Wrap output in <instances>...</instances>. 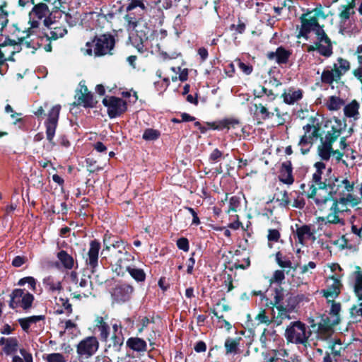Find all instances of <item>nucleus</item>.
<instances>
[{
    "instance_id": "nucleus-4",
    "label": "nucleus",
    "mask_w": 362,
    "mask_h": 362,
    "mask_svg": "<svg viewBox=\"0 0 362 362\" xmlns=\"http://www.w3.org/2000/svg\"><path fill=\"white\" fill-rule=\"evenodd\" d=\"M316 171L313 175L312 185L308 192V197L313 198L317 206H322L329 200L328 185L322 181V170L325 169V164L317 162L315 164Z\"/></svg>"
},
{
    "instance_id": "nucleus-58",
    "label": "nucleus",
    "mask_w": 362,
    "mask_h": 362,
    "mask_svg": "<svg viewBox=\"0 0 362 362\" xmlns=\"http://www.w3.org/2000/svg\"><path fill=\"white\" fill-rule=\"evenodd\" d=\"M177 246L180 250L187 252L189 248L188 240L185 238H179L177 240Z\"/></svg>"
},
{
    "instance_id": "nucleus-34",
    "label": "nucleus",
    "mask_w": 362,
    "mask_h": 362,
    "mask_svg": "<svg viewBox=\"0 0 362 362\" xmlns=\"http://www.w3.org/2000/svg\"><path fill=\"white\" fill-rule=\"evenodd\" d=\"M44 315H33L18 319V323L23 331L28 332L31 325L36 324L40 320H44Z\"/></svg>"
},
{
    "instance_id": "nucleus-57",
    "label": "nucleus",
    "mask_w": 362,
    "mask_h": 362,
    "mask_svg": "<svg viewBox=\"0 0 362 362\" xmlns=\"http://www.w3.org/2000/svg\"><path fill=\"white\" fill-rule=\"evenodd\" d=\"M238 68L245 74L249 75L252 71V66L250 64H245L240 60L237 62Z\"/></svg>"
},
{
    "instance_id": "nucleus-15",
    "label": "nucleus",
    "mask_w": 362,
    "mask_h": 362,
    "mask_svg": "<svg viewBox=\"0 0 362 362\" xmlns=\"http://www.w3.org/2000/svg\"><path fill=\"white\" fill-rule=\"evenodd\" d=\"M99 348V342L95 337H87L77 345L76 352L82 358L87 359L94 355Z\"/></svg>"
},
{
    "instance_id": "nucleus-33",
    "label": "nucleus",
    "mask_w": 362,
    "mask_h": 362,
    "mask_svg": "<svg viewBox=\"0 0 362 362\" xmlns=\"http://www.w3.org/2000/svg\"><path fill=\"white\" fill-rule=\"evenodd\" d=\"M239 123L240 122L238 119L227 118L219 121L218 122H217V124L213 123L211 124V127L214 129L217 130H223L224 129H229L230 128L235 127V126L238 125Z\"/></svg>"
},
{
    "instance_id": "nucleus-20",
    "label": "nucleus",
    "mask_w": 362,
    "mask_h": 362,
    "mask_svg": "<svg viewBox=\"0 0 362 362\" xmlns=\"http://www.w3.org/2000/svg\"><path fill=\"white\" fill-rule=\"evenodd\" d=\"M133 292V286L124 284L117 286L113 291L112 296L117 302L124 303L130 299Z\"/></svg>"
},
{
    "instance_id": "nucleus-24",
    "label": "nucleus",
    "mask_w": 362,
    "mask_h": 362,
    "mask_svg": "<svg viewBox=\"0 0 362 362\" xmlns=\"http://www.w3.org/2000/svg\"><path fill=\"white\" fill-rule=\"evenodd\" d=\"M119 266L121 268H125L136 282H144L146 280V274L142 269L136 268L134 266L124 265L123 260L121 259H119Z\"/></svg>"
},
{
    "instance_id": "nucleus-29",
    "label": "nucleus",
    "mask_w": 362,
    "mask_h": 362,
    "mask_svg": "<svg viewBox=\"0 0 362 362\" xmlns=\"http://www.w3.org/2000/svg\"><path fill=\"white\" fill-rule=\"evenodd\" d=\"M359 103L356 100H352L349 104L344 105V112L346 117L357 120L359 118Z\"/></svg>"
},
{
    "instance_id": "nucleus-49",
    "label": "nucleus",
    "mask_w": 362,
    "mask_h": 362,
    "mask_svg": "<svg viewBox=\"0 0 362 362\" xmlns=\"http://www.w3.org/2000/svg\"><path fill=\"white\" fill-rule=\"evenodd\" d=\"M136 8H140L143 11L146 9L144 0H130L127 6L126 10L130 11Z\"/></svg>"
},
{
    "instance_id": "nucleus-36",
    "label": "nucleus",
    "mask_w": 362,
    "mask_h": 362,
    "mask_svg": "<svg viewBox=\"0 0 362 362\" xmlns=\"http://www.w3.org/2000/svg\"><path fill=\"white\" fill-rule=\"evenodd\" d=\"M325 341L327 344V348L329 351V354H331L333 356L341 355V351L343 350V346L339 341L331 338H327L325 339Z\"/></svg>"
},
{
    "instance_id": "nucleus-51",
    "label": "nucleus",
    "mask_w": 362,
    "mask_h": 362,
    "mask_svg": "<svg viewBox=\"0 0 362 362\" xmlns=\"http://www.w3.org/2000/svg\"><path fill=\"white\" fill-rule=\"evenodd\" d=\"M240 197L237 196H233L230 197L229 200V209L228 212H235L237 211L238 207L240 206Z\"/></svg>"
},
{
    "instance_id": "nucleus-46",
    "label": "nucleus",
    "mask_w": 362,
    "mask_h": 362,
    "mask_svg": "<svg viewBox=\"0 0 362 362\" xmlns=\"http://www.w3.org/2000/svg\"><path fill=\"white\" fill-rule=\"evenodd\" d=\"M20 354L23 356V359L19 356H14L12 359V362H33L32 354L28 353L25 349H20Z\"/></svg>"
},
{
    "instance_id": "nucleus-41",
    "label": "nucleus",
    "mask_w": 362,
    "mask_h": 362,
    "mask_svg": "<svg viewBox=\"0 0 362 362\" xmlns=\"http://www.w3.org/2000/svg\"><path fill=\"white\" fill-rule=\"evenodd\" d=\"M296 234L298 238V240L300 243L307 239L309 238L312 235V233L310 230V226L307 225H304L300 228H298L296 230Z\"/></svg>"
},
{
    "instance_id": "nucleus-30",
    "label": "nucleus",
    "mask_w": 362,
    "mask_h": 362,
    "mask_svg": "<svg viewBox=\"0 0 362 362\" xmlns=\"http://www.w3.org/2000/svg\"><path fill=\"white\" fill-rule=\"evenodd\" d=\"M346 195H342L339 199V202L345 206L346 211H349L348 207L357 206L360 202L361 199L358 197L351 194V192H346Z\"/></svg>"
},
{
    "instance_id": "nucleus-12",
    "label": "nucleus",
    "mask_w": 362,
    "mask_h": 362,
    "mask_svg": "<svg viewBox=\"0 0 362 362\" xmlns=\"http://www.w3.org/2000/svg\"><path fill=\"white\" fill-rule=\"evenodd\" d=\"M346 213L345 206L341 205L337 199L333 200L332 204L329 209V214L325 217L319 218V221L331 224H344V215Z\"/></svg>"
},
{
    "instance_id": "nucleus-26",
    "label": "nucleus",
    "mask_w": 362,
    "mask_h": 362,
    "mask_svg": "<svg viewBox=\"0 0 362 362\" xmlns=\"http://www.w3.org/2000/svg\"><path fill=\"white\" fill-rule=\"evenodd\" d=\"M127 346L134 351L144 353L147 351V343L139 337H130L126 341Z\"/></svg>"
},
{
    "instance_id": "nucleus-60",
    "label": "nucleus",
    "mask_w": 362,
    "mask_h": 362,
    "mask_svg": "<svg viewBox=\"0 0 362 362\" xmlns=\"http://www.w3.org/2000/svg\"><path fill=\"white\" fill-rule=\"evenodd\" d=\"M222 156V152L218 148H215L209 156V160L212 163H216L219 160Z\"/></svg>"
},
{
    "instance_id": "nucleus-37",
    "label": "nucleus",
    "mask_w": 362,
    "mask_h": 362,
    "mask_svg": "<svg viewBox=\"0 0 362 362\" xmlns=\"http://www.w3.org/2000/svg\"><path fill=\"white\" fill-rule=\"evenodd\" d=\"M318 155L322 160H328L333 153L334 150L332 149V145L325 141L318 146Z\"/></svg>"
},
{
    "instance_id": "nucleus-18",
    "label": "nucleus",
    "mask_w": 362,
    "mask_h": 362,
    "mask_svg": "<svg viewBox=\"0 0 362 362\" xmlns=\"http://www.w3.org/2000/svg\"><path fill=\"white\" fill-rule=\"evenodd\" d=\"M110 238H108V240L107 237L105 236L103 240L104 243V250H110L111 247H112L115 250V252H113V255L118 257V260L119 259H122V258L119 257L121 255H124L125 256V259L127 260H132L133 259V257L129 254L127 251H125V245L124 243L122 240H117L115 243H110L109 240Z\"/></svg>"
},
{
    "instance_id": "nucleus-9",
    "label": "nucleus",
    "mask_w": 362,
    "mask_h": 362,
    "mask_svg": "<svg viewBox=\"0 0 362 362\" xmlns=\"http://www.w3.org/2000/svg\"><path fill=\"white\" fill-rule=\"evenodd\" d=\"M9 307L12 309L21 308L27 310L32 307L34 296L25 289L16 288L10 295Z\"/></svg>"
},
{
    "instance_id": "nucleus-11",
    "label": "nucleus",
    "mask_w": 362,
    "mask_h": 362,
    "mask_svg": "<svg viewBox=\"0 0 362 362\" xmlns=\"http://www.w3.org/2000/svg\"><path fill=\"white\" fill-rule=\"evenodd\" d=\"M61 110V105H56L53 106L47 114V119L45 122L46 128V138L48 141L54 146V138L55 136L56 129L58 125V120Z\"/></svg>"
},
{
    "instance_id": "nucleus-38",
    "label": "nucleus",
    "mask_w": 362,
    "mask_h": 362,
    "mask_svg": "<svg viewBox=\"0 0 362 362\" xmlns=\"http://www.w3.org/2000/svg\"><path fill=\"white\" fill-rule=\"evenodd\" d=\"M49 37L52 40H57L64 37L67 33V30L64 26H59L57 23H52Z\"/></svg>"
},
{
    "instance_id": "nucleus-64",
    "label": "nucleus",
    "mask_w": 362,
    "mask_h": 362,
    "mask_svg": "<svg viewBox=\"0 0 362 362\" xmlns=\"http://www.w3.org/2000/svg\"><path fill=\"white\" fill-rule=\"evenodd\" d=\"M357 285L356 287L358 295L362 298V275L359 274L357 279Z\"/></svg>"
},
{
    "instance_id": "nucleus-32",
    "label": "nucleus",
    "mask_w": 362,
    "mask_h": 362,
    "mask_svg": "<svg viewBox=\"0 0 362 362\" xmlns=\"http://www.w3.org/2000/svg\"><path fill=\"white\" fill-rule=\"evenodd\" d=\"M43 284L47 290L52 292L59 291L62 289L61 281L52 276L45 278Z\"/></svg>"
},
{
    "instance_id": "nucleus-50",
    "label": "nucleus",
    "mask_w": 362,
    "mask_h": 362,
    "mask_svg": "<svg viewBox=\"0 0 362 362\" xmlns=\"http://www.w3.org/2000/svg\"><path fill=\"white\" fill-rule=\"evenodd\" d=\"M25 284H28L32 290H33V291L35 290L36 280L33 277H32V276L24 277V278L21 279L18 282V285L21 286H24Z\"/></svg>"
},
{
    "instance_id": "nucleus-45",
    "label": "nucleus",
    "mask_w": 362,
    "mask_h": 362,
    "mask_svg": "<svg viewBox=\"0 0 362 362\" xmlns=\"http://www.w3.org/2000/svg\"><path fill=\"white\" fill-rule=\"evenodd\" d=\"M226 354H237L238 350V342L232 338H228L225 341Z\"/></svg>"
},
{
    "instance_id": "nucleus-31",
    "label": "nucleus",
    "mask_w": 362,
    "mask_h": 362,
    "mask_svg": "<svg viewBox=\"0 0 362 362\" xmlns=\"http://www.w3.org/2000/svg\"><path fill=\"white\" fill-rule=\"evenodd\" d=\"M325 105L330 111H337L344 105V100L338 96L332 95L325 100Z\"/></svg>"
},
{
    "instance_id": "nucleus-53",
    "label": "nucleus",
    "mask_w": 362,
    "mask_h": 362,
    "mask_svg": "<svg viewBox=\"0 0 362 362\" xmlns=\"http://www.w3.org/2000/svg\"><path fill=\"white\" fill-rule=\"evenodd\" d=\"M100 332V336L103 341H107L110 334V327L107 324L103 325L98 328Z\"/></svg>"
},
{
    "instance_id": "nucleus-54",
    "label": "nucleus",
    "mask_w": 362,
    "mask_h": 362,
    "mask_svg": "<svg viewBox=\"0 0 362 362\" xmlns=\"http://www.w3.org/2000/svg\"><path fill=\"white\" fill-rule=\"evenodd\" d=\"M285 279L284 272L282 270H276L272 276V281L281 284Z\"/></svg>"
},
{
    "instance_id": "nucleus-56",
    "label": "nucleus",
    "mask_w": 362,
    "mask_h": 362,
    "mask_svg": "<svg viewBox=\"0 0 362 362\" xmlns=\"http://www.w3.org/2000/svg\"><path fill=\"white\" fill-rule=\"evenodd\" d=\"M7 23H8V14L1 6L0 7V33L2 31L6 25Z\"/></svg>"
},
{
    "instance_id": "nucleus-61",
    "label": "nucleus",
    "mask_w": 362,
    "mask_h": 362,
    "mask_svg": "<svg viewBox=\"0 0 362 362\" xmlns=\"http://www.w3.org/2000/svg\"><path fill=\"white\" fill-rule=\"evenodd\" d=\"M150 322H151V321L148 317H141L139 322L137 325L139 333H141L144 331V328H146L149 325Z\"/></svg>"
},
{
    "instance_id": "nucleus-13",
    "label": "nucleus",
    "mask_w": 362,
    "mask_h": 362,
    "mask_svg": "<svg viewBox=\"0 0 362 362\" xmlns=\"http://www.w3.org/2000/svg\"><path fill=\"white\" fill-rule=\"evenodd\" d=\"M103 104L107 107L108 116L115 118L120 116L127 109L125 100L115 96H107L103 98Z\"/></svg>"
},
{
    "instance_id": "nucleus-62",
    "label": "nucleus",
    "mask_w": 362,
    "mask_h": 362,
    "mask_svg": "<svg viewBox=\"0 0 362 362\" xmlns=\"http://www.w3.org/2000/svg\"><path fill=\"white\" fill-rule=\"evenodd\" d=\"M324 296L328 299H333V298H335L339 293V288L337 286H335L333 289V291H330L329 289H327V291H324Z\"/></svg>"
},
{
    "instance_id": "nucleus-55",
    "label": "nucleus",
    "mask_w": 362,
    "mask_h": 362,
    "mask_svg": "<svg viewBox=\"0 0 362 362\" xmlns=\"http://www.w3.org/2000/svg\"><path fill=\"white\" fill-rule=\"evenodd\" d=\"M95 163H96V161L94 160L93 159L87 158L86 164H87L88 170L90 171V173H94V172L100 171V170H103L102 167L96 166Z\"/></svg>"
},
{
    "instance_id": "nucleus-63",
    "label": "nucleus",
    "mask_w": 362,
    "mask_h": 362,
    "mask_svg": "<svg viewBox=\"0 0 362 362\" xmlns=\"http://www.w3.org/2000/svg\"><path fill=\"white\" fill-rule=\"evenodd\" d=\"M272 362H300L298 357L296 356H291L288 359L281 358L279 357L273 358Z\"/></svg>"
},
{
    "instance_id": "nucleus-47",
    "label": "nucleus",
    "mask_w": 362,
    "mask_h": 362,
    "mask_svg": "<svg viewBox=\"0 0 362 362\" xmlns=\"http://www.w3.org/2000/svg\"><path fill=\"white\" fill-rule=\"evenodd\" d=\"M160 134V132L154 129H146L142 136L143 139L146 141H153L158 139Z\"/></svg>"
},
{
    "instance_id": "nucleus-2",
    "label": "nucleus",
    "mask_w": 362,
    "mask_h": 362,
    "mask_svg": "<svg viewBox=\"0 0 362 362\" xmlns=\"http://www.w3.org/2000/svg\"><path fill=\"white\" fill-rule=\"evenodd\" d=\"M100 243L97 240H93L89 243L88 252L83 255L87 269H85L81 276L75 272H71L69 276L70 283L74 289L72 294L74 298H88L92 295L93 284L90 279L91 274H93L98 266L99 252Z\"/></svg>"
},
{
    "instance_id": "nucleus-7",
    "label": "nucleus",
    "mask_w": 362,
    "mask_h": 362,
    "mask_svg": "<svg viewBox=\"0 0 362 362\" xmlns=\"http://www.w3.org/2000/svg\"><path fill=\"white\" fill-rule=\"evenodd\" d=\"M310 335V329L300 321L291 322L285 331L287 341L296 344H305Z\"/></svg>"
},
{
    "instance_id": "nucleus-8",
    "label": "nucleus",
    "mask_w": 362,
    "mask_h": 362,
    "mask_svg": "<svg viewBox=\"0 0 362 362\" xmlns=\"http://www.w3.org/2000/svg\"><path fill=\"white\" fill-rule=\"evenodd\" d=\"M307 51L308 52L317 51L325 57L332 56L333 53L332 44L324 30H318L314 43L307 47Z\"/></svg>"
},
{
    "instance_id": "nucleus-25",
    "label": "nucleus",
    "mask_w": 362,
    "mask_h": 362,
    "mask_svg": "<svg viewBox=\"0 0 362 362\" xmlns=\"http://www.w3.org/2000/svg\"><path fill=\"white\" fill-rule=\"evenodd\" d=\"M341 26L346 25L347 21L355 14L354 3L341 5L339 8Z\"/></svg>"
},
{
    "instance_id": "nucleus-19",
    "label": "nucleus",
    "mask_w": 362,
    "mask_h": 362,
    "mask_svg": "<svg viewBox=\"0 0 362 362\" xmlns=\"http://www.w3.org/2000/svg\"><path fill=\"white\" fill-rule=\"evenodd\" d=\"M318 30H323V28L319 25L315 17L310 19L301 18V28L299 31V35L308 38V34L312 31L317 35Z\"/></svg>"
},
{
    "instance_id": "nucleus-1",
    "label": "nucleus",
    "mask_w": 362,
    "mask_h": 362,
    "mask_svg": "<svg viewBox=\"0 0 362 362\" xmlns=\"http://www.w3.org/2000/svg\"><path fill=\"white\" fill-rule=\"evenodd\" d=\"M273 300H267V305H272V315L270 317L266 315L264 310H261L255 317V320L259 323L269 325L273 322L276 326L281 325L284 320L291 319V314L294 311L297 304L305 298L303 295H290L286 298L284 296V291L282 288H276L274 291Z\"/></svg>"
},
{
    "instance_id": "nucleus-40",
    "label": "nucleus",
    "mask_w": 362,
    "mask_h": 362,
    "mask_svg": "<svg viewBox=\"0 0 362 362\" xmlns=\"http://www.w3.org/2000/svg\"><path fill=\"white\" fill-rule=\"evenodd\" d=\"M18 349V340L15 337H8L6 340V345L4 346L3 350L7 355L13 354Z\"/></svg>"
},
{
    "instance_id": "nucleus-10",
    "label": "nucleus",
    "mask_w": 362,
    "mask_h": 362,
    "mask_svg": "<svg viewBox=\"0 0 362 362\" xmlns=\"http://www.w3.org/2000/svg\"><path fill=\"white\" fill-rule=\"evenodd\" d=\"M319 129V127L313 124H308L303 127L304 134L298 144L302 154H306L310 151L314 141L318 137Z\"/></svg>"
},
{
    "instance_id": "nucleus-28",
    "label": "nucleus",
    "mask_w": 362,
    "mask_h": 362,
    "mask_svg": "<svg viewBox=\"0 0 362 362\" xmlns=\"http://www.w3.org/2000/svg\"><path fill=\"white\" fill-rule=\"evenodd\" d=\"M291 52L282 47H279L276 49L275 52H270L268 54V58L269 59H275L276 63L286 64L287 63Z\"/></svg>"
},
{
    "instance_id": "nucleus-22",
    "label": "nucleus",
    "mask_w": 362,
    "mask_h": 362,
    "mask_svg": "<svg viewBox=\"0 0 362 362\" xmlns=\"http://www.w3.org/2000/svg\"><path fill=\"white\" fill-rule=\"evenodd\" d=\"M359 274L362 275V271L358 270V271H356L353 274V276L354 277V291H355L356 296L358 297V298L360 300H362V298L358 295V293L356 292V287L357 285V284H356L357 279H358ZM350 315H351V317L353 321H354V322L361 321L362 319V303L358 305H354L353 307H351L350 309Z\"/></svg>"
},
{
    "instance_id": "nucleus-27",
    "label": "nucleus",
    "mask_w": 362,
    "mask_h": 362,
    "mask_svg": "<svg viewBox=\"0 0 362 362\" xmlns=\"http://www.w3.org/2000/svg\"><path fill=\"white\" fill-rule=\"evenodd\" d=\"M282 97L285 103L293 105L303 98V91L300 89L288 88L283 94Z\"/></svg>"
},
{
    "instance_id": "nucleus-52",
    "label": "nucleus",
    "mask_w": 362,
    "mask_h": 362,
    "mask_svg": "<svg viewBox=\"0 0 362 362\" xmlns=\"http://www.w3.org/2000/svg\"><path fill=\"white\" fill-rule=\"evenodd\" d=\"M112 346L115 348H119L120 346L123 344L124 338L122 334V332L119 331V334L115 333L114 335L111 338Z\"/></svg>"
},
{
    "instance_id": "nucleus-17",
    "label": "nucleus",
    "mask_w": 362,
    "mask_h": 362,
    "mask_svg": "<svg viewBox=\"0 0 362 362\" xmlns=\"http://www.w3.org/2000/svg\"><path fill=\"white\" fill-rule=\"evenodd\" d=\"M76 103L78 105H82L84 107H93L97 102L94 100L93 94L88 91L85 85L80 84V90L76 95Z\"/></svg>"
},
{
    "instance_id": "nucleus-3",
    "label": "nucleus",
    "mask_w": 362,
    "mask_h": 362,
    "mask_svg": "<svg viewBox=\"0 0 362 362\" xmlns=\"http://www.w3.org/2000/svg\"><path fill=\"white\" fill-rule=\"evenodd\" d=\"M49 14L48 6L44 3H39L35 5L31 11L29 13V23L30 27L23 33L26 35L18 37L19 44L21 46L25 47L26 48H32L36 50L40 47V44L39 39L37 36L36 31L40 25V21L44 19V24L49 26L47 16Z\"/></svg>"
},
{
    "instance_id": "nucleus-5",
    "label": "nucleus",
    "mask_w": 362,
    "mask_h": 362,
    "mask_svg": "<svg viewBox=\"0 0 362 362\" xmlns=\"http://www.w3.org/2000/svg\"><path fill=\"white\" fill-rule=\"evenodd\" d=\"M350 69L351 64L347 59L338 57L332 66L325 67L321 74V81L329 86L334 82L339 83Z\"/></svg>"
},
{
    "instance_id": "nucleus-48",
    "label": "nucleus",
    "mask_w": 362,
    "mask_h": 362,
    "mask_svg": "<svg viewBox=\"0 0 362 362\" xmlns=\"http://www.w3.org/2000/svg\"><path fill=\"white\" fill-rule=\"evenodd\" d=\"M47 362H66L65 356L60 353H52L44 357Z\"/></svg>"
},
{
    "instance_id": "nucleus-14",
    "label": "nucleus",
    "mask_w": 362,
    "mask_h": 362,
    "mask_svg": "<svg viewBox=\"0 0 362 362\" xmlns=\"http://www.w3.org/2000/svg\"><path fill=\"white\" fill-rule=\"evenodd\" d=\"M21 45L14 40L8 39L4 44L0 45V74H4L7 70V60H13L11 56L17 52V48Z\"/></svg>"
},
{
    "instance_id": "nucleus-6",
    "label": "nucleus",
    "mask_w": 362,
    "mask_h": 362,
    "mask_svg": "<svg viewBox=\"0 0 362 362\" xmlns=\"http://www.w3.org/2000/svg\"><path fill=\"white\" fill-rule=\"evenodd\" d=\"M115 45V39L113 35L109 33L100 35L96 36L91 42L86 43L85 53L91 55L93 52L95 57L112 55Z\"/></svg>"
},
{
    "instance_id": "nucleus-39",
    "label": "nucleus",
    "mask_w": 362,
    "mask_h": 362,
    "mask_svg": "<svg viewBox=\"0 0 362 362\" xmlns=\"http://www.w3.org/2000/svg\"><path fill=\"white\" fill-rule=\"evenodd\" d=\"M275 259L278 265L282 268H290L294 270L296 269V267H293L289 257L284 255L281 252H277L276 253Z\"/></svg>"
},
{
    "instance_id": "nucleus-23",
    "label": "nucleus",
    "mask_w": 362,
    "mask_h": 362,
    "mask_svg": "<svg viewBox=\"0 0 362 362\" xmlns=\"http://www.w3.org/2000/svg\"><path fill=\"white\" fill-rule=\"evenodd\" d=\"M291 162L289 160L282 163L279 172V180L284 184L291 185L294 182Z\"/></svg>"
},
{
    "instance_id": "nucleus-59",
    "label": "nucleus",
    "mask_w": 362,
    "mask_h": 362,
    "mask_svg": "<svg viewBox=\"0 0 362 362\" xmlns=\"http://www.w3.org/2000/svg\"><path fill=\"white\" fill-rule=\"evenodd\" d=\"M267 238L269 241L278 242L280 238V233L276 229H269Z\"/></svg>"
},
{
    "instance_id": "nucleus-44",
    "label": "nucleus",
    "mask_w": 362,
    "mask_h": 362,
    "mask_svg": "<svg viewBox=\"0 0 362 362\" xmlns=\"http://www.w3.org/2000/svg\"><path fill=\"white\" fill-rule=\"evenodd\" d=\"M341 133V124H339V129L337 130H330L327 132L325 136V141L327 143H329V144L332 145L334 141L339 137Z\"/></svg>"
},
{
    "instance_id": "nucleus-43",
    "label": "nucleus",
    "mask_w": 362,
    "mask_h": 362,
    "mask_svg": "<svg viewBox=\"0 0 362 362\" xmlns=\"http://www.w3.org/2000/svg\"><path fill=\"white\" fill-rule=\"evenodd\" d=\"M341 133V124H339V129L337 130H330L327 132L325 136V141L327 143H329V144L332 145L334 141L339 137Z\"/></svg>"
},
{
    "instance_id": "nucleus-42",
    "label": "nucleus",
    "mask_w": 362,
    "mask_h": 362,
    "mask_svg": "<svg viewBox=\"0 0 362 362\" xmlns=\"http://www.w3.org/2000/svg\"><path fill=\"white\" fill-rule=\"evenodd\" d=\"M57 304L58 305L62 306L64 308L63 310H57V312L59 314L65 313L66 315H70L72 313V306L71 304L69 303V300L66 298H59L57 299Z\"/></svg>"
},
{
    "instance_id": "nucleus-16",
    "label": "nucleus",
    "mask_w": 362,
    "mask_h": 362,
    "mask_svg": "<svg viewBox=\"0 0 362 362\" xmlns=\"http://www.w3.org/2000/svg\"><path fill=\"white\" fill-rule=\"evenodd\" d=\"M354 182L349 181L347 178H335L334 182L328 185V193L329 199L332 194L339 196L346 195V192H351L354 190Z\"/></svg>"
},
{
    "instance_id": "nucleus-35",
    "label": "nucleus",
    "mask_w": 362,
    "mask_h": 362,
    "mask_svg": "<svg viewBox=\"0 0 362 362\" xmlns=\"http://www.w3.org/2000/svg\"><path fill=\"white\" fill-rule=\"evenodd\" d=\"M57 257L62 264V267L66 269H71L74 265V260L71 255H69L66 251H59Z\"/></svg>"
},
{
    "instance_id": "nucleus-21",
    "label": "nucleus",
    "mask_w": 362,
    "mask_h": 362,
    "mask_svg": "<svg viewBox=\"0 0 362 362\" xmlns=\"http://www.w3.org/2000/svg\"><path fill=\"white\" fill-rule=\"evenodd\" d=\"M255 115L257 119L262 120H267L268 119L272 118L274 113H276V116L280 117L281 113L278 107H274L273 109L269 110L266 105L259 103L255 104Z\"/></svg>"
}]
</instances>
